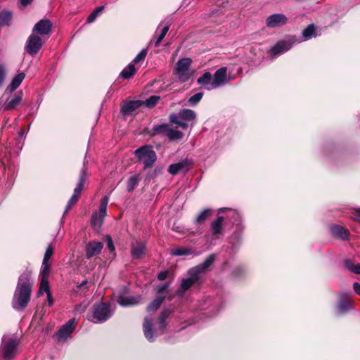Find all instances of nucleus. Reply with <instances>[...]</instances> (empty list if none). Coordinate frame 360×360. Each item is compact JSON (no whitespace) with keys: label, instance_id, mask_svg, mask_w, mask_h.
<instances>
[{"label":"nucleus","instance_id":"obj_1","mask_svg":"<svg viewBox=\"0 0 360 360\" xmlns=\"http://www.w3.org/2000/svg\"><path fill=\"white\" fill-rule=\"evenodd\" d=\"M32 285L31 271L27 270L19 276L18 281L12 300V307L14 309L22 311L27 307L30 300Z\"/></svg>","mask_w":360,"mask_h":360},{"label":"nucleus","instance_id":"obj_2","mask_svg":"<svg viewBox=\"0 0 360 360\" xmlns=\"http://www.w3.org/2000/svg\"><path fill=\"white\" fill-rule=\"evenodd\" d=\"M214 260V255H211L204 261L203 263L189 269L188 271L189 277L182 279L180 289L178 290V294L182 295L195 283H198L200 279V274L206 271L212 264Z\"/></svg>","mask_w":360,"mask_h":360},{"label":"nucleus","instance_id":"obj_3","mask_svg":"<svg viewBox=\"0 0 360 360\" xmlns=\"http://www.w3.org/2000/svg\"><path fill=\"white\" fill-rule=\"evenodd\" d=\"M196 119V113L191 109H183L178 114H172L169 120L181 128L186 129L188 127L186 122H192Z\"/></svg>","mask_w":360,"mask_h":360},{"label":"nucleus","instance_id":"obj_4","mask_svg":"<svg viewBox=\"0 0 360 360\" xmlns=\"http://www.w3.org/2000/svg\"><path fill=\"white\" fill-rule=\"evenodd\" d=\"M18 341L15 338L4 336L1 346V353L5 360L13 359L17 354Z\"/></svg>","mask_w":360,"mask_h":360},{"label":"nucleus","instance_id":"obj_5","mask_svg":"<svg viewBox=\"0 0 360 360\" xmlns=\"http://www.w3.org/2000/svg\"><path fill=\"white\" fill-rule=\"evenodd\" d=\"M136 157L144 165L146 169L153 165L156 160V154L150 146L145 145L134 151Z\"/></svg>","mask_w":360,"mask_h":360},{"label":"nucleus","instance_id":"obj_6","mask_svg":"<svg viewBox=\"0 0 360 360\" xmlns=\"http://www.w3.org/2000/svg\"><path fill=\"white\" fill-rule=\"evenodd\" d=\"M191 60L185 58L179 60L174 68V74L182 82L188 81L192 76V72L190 70Z\"/></svg>","mask_w":360,"mask_h":360},{"label":"nucleus","instance_id":"obj_7","mask_svg":"<svg viewBox=\"0 0 360 360\" xmlns=\"http://www.w3.org/2000/svg\"><path fill=\"white\" fill-rule=\"evenodd\" d=\"M112 314L110 306L106 303L101 302L94 307L93 311V319L95 323H101L106 321Z\"/></svg>","mask_w":360,"mask_h":360},{"label":"nucleus","instance_id":"obj_8","mask_svg":"<svg viewBox=\"0 0 360 360\" xmlns=\"http://www.w3.org/2000/svg\"><path fill=\"white\" fill-rule=\"evenodd\" d=\"M108 200V196H104L101 199L98 212L94 213L91 217V224L92 227L96 230H98L103 224L104 217L106 215Z\"/></svg>","mask_w":360,"mask_h":360},{"label":"nucleus","instance_id":"obj_9","mask_svg":"<svg viewBox=\"0 0 360 360\" xmlns=\"http://www.w3.org/2000/svg\"><path fill=\"white\" fill-rule=\"evenodd\" d=\"M77 321L75 318L70 319L65 324L62 326L55 335L57 342H66L70 338L72 333L75 330Z\"/></svg>","mask_w":360,"mask_h":360},{"label":"nucleus","instance_id":"obj_10","mask_svg":"<svg viewBox=\"0 0 360 360\" xmlns=\"http://www.w3.org/2000/svg\"><path fill=\"white\" fill-rule=\"evenodd\" d=\"M299 42L295 37H290L287 40H282L276 43L269 51L270 55L272 58H276L278 55L285 53L290 50L292 46Z\"/></svg>","mask_w":360,"mask_h":360},{"label":"nucleus","instance_id":"obj_11","mask_svg":"<svg viewBox=\"0 0 360 360\" xmlns=\"http://www.w3.org/2000/svg\"><path fill=\"white\" fill-rule=\"evenodd\" d=\"M86 169L84 168L80 172L79 182L74 190L73 195H72V197L70 198V199L69 200V201L68 202L65 212H68V210H70L71 207L73 205H75L77 203V202L78 201L80 193H81L82 189L84 188V186L86 182Z\"/></svg>","mask_w":360,"mask_h":360},{"label":"nucleus","instance_id":"obj_12","mask_svg":"<svg viewBox=\"0 0 360 360\" xmlns=\"http://www.w3.org/2000/svg\"><path fill=\"white\" fill-rule=\"evenodd\" d=\"M44 42L41 37L32 33L27 40L25 50L30 55L34 56L41 48Z\"/></svg>","mask_w":360,"mask_h":360},{"label":"nucleus","instance_id":"obj_13","mask_svg":"<svg viewBox=\"0 0 360 360\" xmlns=\"http://www.w3.org/2000/svg\"><path fill=\"white\" fill-rule=\"evenodd\" d=\"M51 27L52 23L50 20L46 19L41 20L34 25L32 29V33L36 35L39 34V37L43 38L44 36L50 34Z\"/></svg>","mask_w":360,"mask_h":360},{"label":"nucleus","instance_id":"obj_14","mask_svg":"<svg viewBox=\"0 0 360 360\" xmlns=\"http://www.w3.org/2000/svg\"><path fill=\"white\" fill-rule=\"evenodd\" d=\"M288 22L287 17L282 13H276L268 16L266 25L269 28H275L285 25Z\"/></svg>","mask_w":360,"mask_h":360},{"label":"nucleus","instance_id":"obj_15","mask_svg":"<svg viewBox=\"0 0 360 360\" xmlns=\"http://www.w3.org/2000/svg\"><path fill=\"white\" fill-rule=\"evenodd\" d=\"M213 77V84L215 89L219 88L229 82V79L227 78V68L222 67L217 70L214 74Z\"/></svg>","mask_w":360,"mask_h":360},{"label":"nucleus","instance_id":"obj_16","mask_svg":"<svg viewBox=\"0 0 360 360\" xmlns=\"http://www.w3.org/2000/svg\"><path fill=\"white\" fill-rule=\"evenodd\" d=\"M103 248L101 242L91 241L86 246V256L88 259L98 255Z\"/></svg>","mask_w":360,"mask_h":360},{"label":"nucleus","instance_id":"obj_17","mask_svg":"<svg viewBox=\"0 0 360 360\" xmlns=\"http://www.w3.org/2000/svg\"><path fill=\"white\" fill-rule=\"evenodd\" d=\"M141 297L139 296H124L120 295L118 296L117 302L122 307H131L139 303Z\"/></svg>","mask_w":360,"mask_h":360},{"label":"nucleus","instance_id":"obj_18","mask_svg":"<svg viewBox=\"0 0 360 360\" xmlns=\"http://www.w3.org/2000/svg\"><path fill=\"white\" fill-rule=\"evenodd\" d=\"M141 105L140 101H125L122 105L121 112L124 115H128Z\"/></svg>","mask_w":360,"mask_h":360},{"label":"nucleus","instance_id":"obj_19","mask_svg":"<svg viewBox=\"0 0 360 360\" xmlns=\"http://www.w3.org/2000/svg\"><path fill=\"white\" fill-rule=\"evenodd\" d=\"M197 82L203 86L207 90L210 91L215 89V87H212L214 86L213 77L209 72H205L201 77H200L198 79Z\"/></svg>","mask_w":360,"mask_h":360},{"label":"nucleus","instance_id":"obj_20","mask_svg":"<svg viewBox=\"0 0 360 360\" xmlns=\"http://www.w3.org/2000/svg\"><path fill=\"white\" fill-rule=\"evenodd\" d=\"M22 100V92H17L11 100H7L3 105L4 110L14 109Z\"/></svg>","mask_w":360,"mask_h":360},{"label":"nucleus","instance_id":"obj_21","mask_svg":"<svg viewBox=\"0 0 360 360\" xmlns=\"http://www.w3.org/2000/svg\"><path fill=\"white\" fill-rule=\"evenodd\" d=\"M152 321L153 319L150 316H147L144 319L143 326L145 337L150 342H153L154 340V335L152 330Z\"/></svg>","mask_w":360,"mask_h":360},{"label":"nucleus","instance_id":"obj_22","mask_svg":"<svg viewBox=\"0 0 360 360\" xmlns=\"http://www.w3.org/2000/svg\"><path fill=\"white\" fill-rule=\"evenodd\" d=\"M352 308V302L348 294L342 295L341 300L338 306V310L340 313H344Z\"/></svg>","mask_w":360,"mask_h":360},{"label":"nucleus","instance_id":"obj_23","mask_svg":"<svg viewBox=\"0 0 360 360\" xmlns=\"http://www.w3.org/2000/svg\"><path fill=\"white\" fill-rule=\"evenodd\" d=\"M145 244L141 241H136L132 244L131 255L134 259H139L144 253Z\"/></svg>","mask_w":360,"mask_h":360},{"label":"nucleus","instance_id":"obj_24","mask_svg":"<svg viewBox=\"0 0 360 360\" xmlns=\"http://www.w3.org/2000/svg\"><path fill=\"white\" fill-rule=\"evenodd\" d=\"M330 231L334 236L342 240H346L349 234L347 229L338 225H333L330 227Z\"/></svg>","mask_w":360,"mask_h":360},{"label":"nucleus","instance_id":"obj_25","mask_svg":"<svg viewBox=\"0 0 360 360\" xmlns=\"http://www.w3.org/2000/svg\"><path fill=\"white\" fill-rule=\"evenodd\" d=\"M25 75L24 73H18L16 76L14 77L10 85L6 88V91H9L11 93L17 89L25 79Z\"/></svg>","mask_w":360,"mask_h":360},{"label":"nucleus","instance_id":"obj_26","mask_svg":"<svg viewBox=\"0 0 360 360\" xmlns=\"http://www.w3.org/2000/svg\"><path fill=\"white\" fill-rule=\"evenodd\" d=\"M224 221V217H218L217 220L213 221L211 224V228L213 231V234L214 236H217L218 234H220L222 231V223Z\"/></svg>","mask_w":360,"mask_h":360},{"label":"nucleus","instance_id":"obj_27","mask_svg":"<svg viewBox=\"0 0 360 360\" xmlns=\"http://www.w3.org/2000/svg\"><path fill=\"white\" fill-rule=\"evenodd\" d=\"M187 167V162L182 161L179 163L172 164L169 167L168 172L172 174H176L179 171L185 169Z\"/></svg>","mask_w":360,"mask_h":360},{"label":"nucleus","instance_id":"obj_28","mask_svg":"<svg viewBox=\"0 0 360 360\" xmlns=\"http://www.w3.org/2000/svg\"><path fill=\"white\" fill-rule=\"evenodd\" d=\"M139 181H140L139 174H136L131 175L129 178L128 181H127V191H133L138 185Z\"/></svg>","mask_w":360,"mask_h":360},{"label":"nucleus","instance_id":"obj_29","mask_svg":"<svg viewBox=\"0 0 360 360\" xmlns=\"http://www.w3.org/2000/svg\"><path fill=\"white\" fill-rule=\"evenodd\" d=\"M136 72V68L133 64L128 65L120 73L124 79L131 78Z\"/></svg>","mask_w":360,"mask_h":360},{"label":"nucleus","instance_id":"obj_30","mask_svg":"<svg viewBox=\"0 0 360 360\" xmlns=\"http://www.w3.org/2000/svg\"><path fill=\"white\" fill-rule=\"evenodd\" d=\"M165 297V296H158L156 299H155L147 308V311L148 312H153L160 306V304L164 301Z\"/></svg>","mask_w":360,"mask_h":360},{"label":"nucleus","instance_id":"obj_31","mask_svg":"<svg viewBox=\"0 0 360 360\" xmlns=\"http://www.w3.org/2000/svg\"><path fill=\"white\" fill-rule=\"evenodd\" d=\"M169 125L168 124H162L155 125L153 128V134H167V131L169 128Z\"/></svg>","mask_w":360,"mask_h":360},{"label":"nucleus","instance_id":"obj_32","mask_svg":"<svg viewBox=\"0 0 360 360\" xmlns=\"http://www.w3.org/2000/svg\"><path fill=\"white\" fill-rule=\"evenodd\" d=\"M167 136L170 141L179 140L183 137V133L169 127Z\"/></svg>","mask_w":360,"mask_h":360},{"label":"nucleus","instance_id":"obj_33","mask_svg":"<svg viewBox=\"0 0 360 360\" xmlns=\"http://www.w3.org/2000/svg\"><path fill=\"white\" fill-rule=\"evenodd\" d=\"M192 253V250L186 248H176L171 250V254L174 256H186Z\"/></svg>","mask_w":360,"mask_h":360},{"label":"nucleus","instance_id":"obj_34","mask_svg":"<svg viewBox=\"0 0 360 360\" xmlns=\"http://www.w3.org/2000/svg\"><path fill=\"white\" fill-rule=\"evenodd\" d=\"M12 18V13L8 11H4L0 13V25L4 26L8 25Z\"/></svg>","mask_w":360,"mask_h":360},{"label":"nucleus","instance_id":"obj_35","mask_svg":"<svg viewBox=\"0 0 360 360\" xmlns=\"http://www.w3.org/2000/svg\"><path fill=\"white\" fill-rule=\"evenodd\" d=\"M345 265L350 271L356 274H360V264L358 263L354 264L352 260L347 259L345 262Z\"/></svg>","mask_w":360,"mask_h":360},{"label":"nucleus","instance_id":"obj_36","mask_svg":"<svg viewBox=\"0 0 360 360\" xmlns=\"http://www.w3.org/2000/svg\"><path fill=\"white\" fill-rule=\"evenodd\" d=\"M43 292H46V295L49 292H51L48 278H41L39 290L38 291V296H40Z\"/></svg>","mask_w":360,"mask_h":360},{"label":"nucleus","instance_id":"obj_37","mask_svg":"<svg viewBox=\"0 0 360 360\" xmlns=\"http://www.w3.org/2000/svg\"><path fill=\"white\" fill-rule=\"evenodd\" d=\"M103 9H104L103 6H98L96 8H95L88 16L86 22L87 23L93 22L97 18V17L101 14V13L103 11Z\"/></svg>","mask_w":360,"mask_h":360},{"label":"nucleus","instance_id":"obj_38","mask_svg":"<svg viewBox=\"0 0 360 360\" xmlns=\"http://www.w3.org/2000/svg\"><path fill=\"white\" fill-rule=\"evenodd\" d=\"M316 28L313 24L309 25L303 31L302 35L306 39H309L315 35Z\"/></svg>","mask_w":360,"mask_h":360},{"label":"nucleus","instance_id":"obj_39","mask_svg":"<svg viewBox=\"0 0 360 360\" xmlns=\"http://www.w3.org/2000/svg\"><path fill=\"white\" fill-rule=\"evenodd\" d=\"M202 96H203V93H202V92L197 93L189 98V99L188 100V103L190 105H195L200 101Z\"/></svg>","mask_w":360,"mask_h":360},{"label":"nucleus","instance_id":"obj_40","mask_svg":"<svg viewBox=\"0 0 360 360\" xmlns=\"http://www.w3.org/2000/svg\"><path fill=\"white\" fill-rule=\"evenodd\" d=\"M210 210L208 209H205L202 210L196 217L195 223L196 224H202L203 223L207 217L209 216Z\"/></svg>","mask_w":360,"mask_h":360},{"label":"nucleus","instance_id":"obj_41","mask_svg":"<svg viewBox=\"0 0 360 360\" xmlns=\"http://www.w3.org/2000/svg\"><path fill=\"white\" fill-rule=\"evenodd\" d=\"M169 29V25H166L162 28L160 34L158 36L156 41L155 42V46L157 47L159 46L160 43L162 41V40L165 38V35L167 34Z\"/></svg>","mask_w":360,"mask_h":360},{"label":"nucleus","instance_id":"obj_42","mask_svg":"<svg viewBox=\"0 0 360 360\" xmlns=\"http://www.w3.org/2000/svg\"><path fill=\"white\" fill-rule=\"evenodd\" d=\"M160 98L158 96H151L150 98L145 101L144 104L148 108H152L158 103Z\"/></svg>","mask_w":360,"mask_h":360},{"label":"nucleus","instance_id":"obj_43","mask_svg":"<svg viewBox=\"0 0 360 360\" xmlns=\"http://www.w3.org/2000/svg\"><path fill=\"white\" fill-rule=\"evenodd\" d=\"M169 311L168 310H164L161 312L159 316V324L160 327L163 329L165 327V320L168 317Z\"/></svg>","mask_w":360,"mask_h":360},{"label":"nucleus","instance_id":"obj_44","mask_svg":"<svg viewBox=\"0 0 360 360\" xmlns=\"http://www.w3.org/2000/svg\"><path fill=\"white\" fill-rule=\"evenodd\" d=\"M146 55H147V49H142L138 53V55L134 58L133 61L134 63H139V62L143 60V59L146 58Z\"/></svg>","mask_w":360,"mask_h":360},{"label":"nucleus","instance_id":"obj_45","mask_svg":"<svg viewBox=\"0 0 360 360\" xmlns=\"http://www.w3.org/2000/svg\"><path fill=\"white\" fill-rule=\"evenodd\" d=\"M231 217L232 223L234 224H239L240 221V216L236 210L231 211Z\"/></svg>","mask_w":360,"mask_h":360},{"label":"nucleus","instance_id":"obj_46","mask_svg":"<svg viewBox=\"0 0 360 360\" xmlns=\"http://www.w3.org/2000/svg\"><path fill=\"white\" fill-rule=\"evenodd\" d=\"M53 253V248L51 245H49L46 250V252H45V254L44 256V259H43V262L44 263L48 262L49 259L51 258Z\"/></svg>","mask_w":360,"mask_h":360},{"label":"nucleus","instance_id":"obj_47","mask_svg":"<svg viewBox=\"0 0 360 360\" xmlns=\"http://www.w3.org/2000/svg\"><path fill=\"white\" fill-rule=\"evenodd\" d=\"M41 278H47L49 274V265L48 262L44 263L42 262L41 266Z\"/></svg>","mask_w":360,"mask_h":360},{"label":"nucleus","instance_id":"obj_48","mask_svg":"<svg viewBox=\"0 0 360 360\" xmlns=\"http://www.w3.org/2000/svg\"><path fill=\"white\" fill-rule=\"evenodd\" d=\"M351 217L360 222V208L354 210L351 214Z\"/></svg>","mask_w":360,"mask_h":360},{"label":"nucleus","instance_id":"obj_49","mask_svg":"<svg viewBox=\"0 0 360 360\" xmlns=\"http://www.w3.org/2000/svg\"><path fill=\"white\" fill-rule=\"evenodd\" d=\"M105 238L108 249L110 250V252H113L115 250V247L112 238L109 236H106Z\"/></svg>","mask_w":360,"mask_h":360},{"label":"nucleus","instance_id":"obj_50","mask_svg":"<svg viewBox=\"0 0 360 360\" xmlns=\"http://www.w3.org/2000/svg\"><path fill=\"white\" fill-rule=\"evenodd\" d=\"M6 78V72L3 66H0V87L2 86Z\"/></svg>","mask_w":360,"mask_h":360},{"label":"nucleus","instance_id":"obj_51","mask_svg":"<svg viewBox=\"0 0 360 360\" xmlns=\"http://www.w3.org/2000/svg\"><path fill=\"white\" fill-rule=\"evenodd\" d=\"M167 276V271H161L158 274V278L160 281L165 280Z\"/></svg>","mask_w":360,"mask_h":360},{"label":"nucleus","instance_id":"obj_52","mask_svg":"<svg viewBox=\"0 0 360 360\" xmlns=\"http://www.w3.org/2000/svg\"><path fill=\"white\" fill-rule=\"evenodd\" d=\"M167 288H168L167 284L161 285L158 287L157 292H158V293H162L164 291H165L167 289Z\"/></svg>","mask_w":360,"mask_h":360},{"label":"nucleus","instance_id":"obj_53","mask_svg":"<svg viewBox=\"0 0 360 360\" xmlns=\"http://www.w3.org/2000/svg\"><path fill=\"white\" fill-rule=\"evenodd\" d=\"M353 288H354V290L355 291V292L360 295V283H354V285H353Z\"/></svg>","mask_w":360,"mask_h":360},{"label":"nucleus","instance_id":"obj_54","mask_svg":"<svg viewBox=\"0 0 360 360\" xmlns=\"http://www.w3.org/2000/svg\"><path fill=\"white\" fill-rule=\"evenodd\" d=\"M33 0H20V4L23 7L30 4Z\"/></svg>","mask_w":360,"mask_h":360},{"label":"nucleus","instance_id":"obj_55","mask_svg":"<svg viewBox=\"0 0 360 360\" xmlns=\"http://www.w3.org/2000/svg\"><path fill=\"white\" fill-rule=\"evenodd\" d=\"M47 300H48V304L49 306H51L53 304V299H52V297H51V292H49L47 294Z\"/></svg>","mask_w":360,"mask_h":360},{"label":"nucleus","instance_id":"obj_56","mask_svg":"<svg viewBox=\"0 0 360 360\" xmlns=\"http://www.w3.org/2000/svg\"><path fill=\"white\" fill-rule=\"evenodd\" d=\"M227 208H220L219 210V212H224V210H226Z\"/></svg>","mask_w":360,"mask_h":360},{"label":"nucleus","instance_id":"obj_57","mask_svg":"<svg viewBox=\"0 0 360 360\" xmlns=\"http://www.w3.org/2000/svg\"><path fill=\"white\" fill-rule=\"evenodd\" d=\"M86 283V281H84V282H82V283H81V285H81V286H82V285H84Z\"/></svg>","mask_w":360,"mask_h":360},{"label":"nucleus","instance_id":"obj_58","mask_svg":"<svg viewBox=\"0 0 360 360\" xmlns=\"http://www.w3.org/2000/svg\"><path fill=\"white\" fill-rule=\"evenodd\" d=\"M161 25H162V23H160V25H158V30L160 29Z\"/></svg>","mask_w":360,"mask_h":360},{"label":"nucleus","instance_id":"obj_59","mask_svg":"<svg viewBox=\"0 0 360 360\" xmlns=\"http://www.w3.org/2000/svg\"><path fill=\"white\" fill-rule=\"evenodd\" d=\"M161 25H162V23H160V25H158V30L160 29Z\"/></svg>","mask_w":360,"mask_h":360},{"label":"nucleus","instance_id":"obj_60","mask_svg":"<svg viewBox=\"0 0 360 360\" xmlns=\"http://www.w3.org/2000/svg\"><path fill=\"white\" fill-rule=\"evenodd\" d=\"M161 25H162V23H160V25H158V30L160 29Z\"/></svg>","mask_w":360,"mask_h":360},{"label":"nucleus","instance_id":"obj_61","mask_svg":"<svg viewBox=\"0 0 360 360\" xmlns=\"http://www.w3.org/2000/svg\"><path fill=\"white\" fill-rule=\"evenodd\" d=\"M193 125H194V124H193V123H191V126L192 127H193Z\"/></svg>","mask_w":360,"mask_h":360}]
</instances>
